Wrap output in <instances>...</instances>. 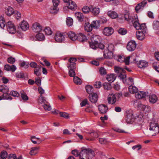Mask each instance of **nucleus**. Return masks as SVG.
Masks as SVG:
<instances>
[{"label": "nucleus", "instance_id": "f8f14e48", "mask_svg": "<svg viewBox=\"0 0 159 159\" xmlns=\"http://www.w3.org/2000/svg\"><path fill=\"white\" fill-rule=\"evenodd\" d=\"M98 99V96L96 93H93L89 95V100L92 103H96Z\"/></svg>", "mask_w": 159, "mask_h": 159}, {"label": "nucleus", "instance_id": "4c0bfd02", "mask_svg": "<svg viewBox=\"0 0 159 159\" xmlns=\"http://www.w3.org/2000/svg\"><path fill=\"white\" fill-rule=\"evenodd\" d=\"M153 29L156 30H159V21L157 20L154 21L152 25Z\"/></svg>", "mask_w": 159, "mask_h": 159}, {"label": "nucleus", "instance_id": "7c9ffc66", "mask_svg": "<svg viewBox=\"0 0 159 159\" xmlns=\"http://www.w3.org/2000/svg\"><path fill=\"white\" fill-rule=\"evenodd\" d=\"M107 14L112 19L116 18L118 16L117 14L114 11H108Z\"/></svg>", "mask_w": 159, "mask_h": 159}, {"label": "nucleus", "instance_id": "a211bd4d", "mask_svg": "<svg viewBox=\"0 0 159 159\" xmlns=\"http://www.w3.org/2000/svg\"><path fill=\"white\" fill-rule=\"evenodd\" d=\"M4 69L7 71H11L12 72H14L16 70V68L14 65L10 66L8 64H7L5 65Z\"/></svg>", "mask_w": 159, "mask_h": 159}, {"label": "nucleus", "instance_id": "c9c22d12", "mask_svg": "<svg viewBox=\"0 0 159 159\" xmlns=\"http://www.w3.org/2000/svg\"><path fill=\"white\" fill-rule=\"evenodd\" d=\"M69 69V74L70 77H74L75 75V70L76 68V67L72 68V67H70L69 68H68Z\"/></svg>", "mask_w": 159, "mask_h": 159}, {"label": "nucleus", "instance_id": "ea45409f", "mask_svg": "<svg viewBox=\"0 0 159 159\" xmlns=\"http://www.w3.org/2000/svg\"><path fill=\"white\" fill-rule=\"evenodd\" d=\"M129 90L130 93L133 94H135L138 91V89L136 87L132 85H131L129 87Z\"/></svg>", "mask_w": 159, "mask_h": 159}, {"label": "nucleus", "instance_id": "de8ad7c7", "mask_svg": "<svg viewBox=\"0 0 159 159\" xmlns=\"http://www.w3.org/2000/svg\"><path fill=\"white\" fill-rule=\"evenodd\" d=\"M91 10V7H89L87 6H84L83 7L82 9L83 12L86 14L88 13L89 11H90Z\"/></svg>", "mask_w": 159, "mask_h": 159}, {"label": "nucleus", "instance_id": "b1692460", "mask_svg": "<svg viewBox=\"0 0 159 159\" xmlns=\"http://www.w3.org/2000/svg\"><path fill=\"white\" fill-rule=\"evenodd\" d=\"M116 76L114 74L107 75L106 76V79L108 81L110 82H113L116 79Z\"/></svg>", "mask_w": 159, "mask_h": 159}, {"label": "nucleus", "instance_id": "e433bc0d", "mask_svg": "<svg viewBox=\"0 0 159 159\" xmlns=\"http://www.w3.org/2000/svg\"><path fill=\"white\" fill-rule=\"evenodd\" d=\"M91 24L93 28L95 29L98 28L100 25V22L98 20L93 21L92 22Z\"/></svg>", "mask_w": 159, "mask_h": 159}, {"label": "nucleus", "instance_id": "cd10ccee", "mask_svg": "<svg viewBox=\"0 0 159 159\" xmlns=\"http://www.w3.org/2000/svg\"><path fill=\"white\" fill-rule=\"evenodd\" d=\"M68 35L70 39L72 41H75L77 39V36L73 32H69L68 34Z\"/></svg>", "mask_w": 159, "mask_h": 159}, {"label": "nucleus", "instance_id": "09e8293b", "mask_svg": "<svg viewBox=\"0 0 159 159\" xmlns=\"http://www.w3.org/2000/svg\"><path fill=\"white\" fill-rule=\"evenodd\" d=\"M5 26V22L4 18L0 17V26L1 28L3 29Z\"/></svg>", "mask_w": 159, "mask_h": 159}, {"label": "nucleus", "instance_id": "6e6d98bb", "mask_svg": "<svg viewBox=\"0 0 159 159\" xmlns=\"http://www.w3.org/2000/svg\"><path fill=\"white\" fill-rule=\"evenodd\" d=\"M126 76L125 74V73H121L120 74H119V75L118 76V77L119 78V79L122 80L123 82V83H124V81H125L126 80Z\"/></svg>", "mask_w": 159, "mask_h": 159}, {"label": "nucleus", "instance_id": "c756f323", "mask_svg": "<svg viewBox=\"0 0 159 159\" xmlns=\"http://www.w3.org/2000/svg\"><path fill=\"white\" fill-rule=\"evenodd\" d=\"M67 7L72 10H75L76 9L77 6L74 2L72 1H70L69 2L68 6Z\"/></svg>", "mask_w": 159, "mask_h": 159}, {"label": "nucleus", "instance_id": "c85d7f7f", "mask_svg": "<svg viewBox=\"0 0 159 159\" xmlns=\"http://www.w3.org/2000/svg\"><path fill=\"white\" fill-rule=\"evenodd\" d=\"M91 10L90 11L94 16H96L98 15L100 13V10L99 8L91 7Z\"/></svg>", "mask_w": 159, "mask_h": 159}, {"label": "nucleus", "instance_id": "864d4df0", "mask_svg": "<svg viewBox=\"0 0 159 159\" xmlns=\"http://www.w3.org/2000/svg\"><path fill=\"white\" fill-rule=\"evenodd\" d=\"M89 45L90 48L93 49H95L97 48V46L98 45V43L94 42L93 41H91L89 42Z\"/></svg>", "mask_w": 159, "mask_h": 159}, {"label": "nucleus", "instance_id": "2eb2a0df", "mask_svg": "<svg viewBox=\"0 0 159 159\" xmlns=\"http://www.w3.org/2000/svg\"><path fill=\"white\" fill-rule=\"evenodd\" d=\"M146 93L143 91H137L135 94V98L138 99L144 98L146 96Z\"/></svg>", "mask_w": 159, "mask_h": 159}, {"label": "nucleus", "instance_id": "a18cd8bd", "mask_svg": "<svg viewBox=\"0 0 159 159\" xmlns=\"http://www.w3.org/2000/svg\"><path fill=\"white\" fill-rule=\"evenodd\" d=\"M103 86L104 89L107 90H110L111 89V85L109 83H105L103 84Z\"/></svg>", "mask_w": 159, "mask_h": 159}, {"label": "nucleus", "instance_id": "4468645a", "mask_svg": "<svg viewBox=\"0 0 159 159\" xmlns=\"http://www.w3.org/2000/svg\"><path fill=\"white\" fill-rule=\"evenodd\" d=\"M77 61L76 58L74 57H71L69 59V61L70 63L68 64L67 67L69 68L70 67H72V68L76 67L75 62Z\"/></svg>", "mask_w": 159, "mask_h": 159}, {"label": "nucleus", "instance_id": "3c124183", "mask_svg": "<svg viewBox=\"0 0 159 159\" xmlns=\"http://www.w3.org/2000/svg\"><path fill=\"white\" fill-rule=\"evenodd\" d=\"M150 107L148 105H143L142 107V109L143 111L147 112H149L150 111Z\"/></svg>", "mask_w": 159, "mask_h": 159}, {"label": "nucleus", "instance_id": "4be33fe9", "mask_svg": "<svg viewBox=\"0 0 159 159\" xmlns=\"http://www.w3.org/2000/svg\"><path fill=\"white\" fill-rule=\"evenodd\" d=\"M158 99L157 96L155 94L150 95L149 97V102L152 104L156 103Z\"/></svg>", "mask_w": 159, "mask_h": 159}, {"label": "nucleus", "instance_id": "20e7f679", "mask_svg": "<svg viewBox=\"0 0 159 159\" xmlns=\"http://www.w3.org/2000/svg\"><path fill=\"white\" fill-rule=\"evenodd\" d=\"M6 27L7 31L10 33L14 34L16 32V28L11 21H9L7 23Z\"/></svg>", "mask_w": 159, "mask_h": 159}, {"label": "nucleus", "instance_id": "39448f33", "mask_svg": "<svg viewBox=\"0 0 159 159\" xmlns=\"http://www.w3.org/2000/svg\"><path fill=\"white\" fill-rule=\"evenodd\" d=\"M54 39L57 42L62 43L64 41L65 38L62 33L57 32L54 36Z\"/></svg>", "mask_w": 159, "mask_h": 159}, {"label": "nucleus", "instance_id": "8fccbe9b", "mask_svg": "<svg viewBox=\"0 0 159 159\" xmlns=\"http://www.w3.org/2000/svg\"><path fill=\"white\" fill-rule=\"evenodd\" d=\"M118 33L122 35H124L127 33V30L124 28H120L118 30Z\"/></svg>", "mask_w": 159, "mask_h": 159}, {"label": "nucleus", "instance_id": "13d9d810", "mask_svg": "<svg viewBox=\"0 0 159 159\" xmlns=\"http://www.w3.org/2000/svg\"><path fill=\"white\" fill-rule=\"evenodd\" d=\"M140 27H139V30L141 31L144 32H145L146 30V27L145 24H140Z\"/></svg>", "mask_w": 159, "mask_h": 159}, {"label": "nucleus", "instance_id": "5fc2aeb1", "mask_svg": "<svg viewBox=\"0 0 159 159\" xmlns=\"http://www.w3.org/2000/svg\"><path fill=\"white\" fill-rule=\"evenodd\" d=\"M7 156V153L6 151L2 152L0 153V156L2 159H6Z\"/></svg>", "mask_w": 159, "mask_h": 159}, {"label": "nucleus", "instance_id": "7ed1b4c3", "mask_svg": "<svg viewBox=\"0 0 159 159\" xmlns=\"http://www.w3.org/2000/svg\"><path fill=\"white\" fill-rule=\"evenodd\" d=\"M143 124L144 119L143 114H139L135 120V127L137 129L140 130Z\"/></svg>", "mask_w": 159, "mask_h": 159}, {"label": "nucleus", "instance_id": "f704fd0d", "mask_svg": "<svg viewBox=\"0 0 159 159\" xmlns=\"http://www.w3.org/2000/svg\"><path fill=\"white\" fill-rule=\"evenodd\" d=\"M35 38L37 40L43 41L44 39L45 36L43 34L39 33L36 35Z\"/></svg>", "mask_w": 159, "mask_h": 159}, {"label": "nucleus", "instance_id": "aec40b11", "mask_svg": "<svg viewBox=\"0 0 159 159\" xmlns=\"http://www.w3.org/2000/svg\"><path fill=\"white\" fill-rule=\"evenodd\" d=\"M127 114V115L126 116V120L128 123H129L133 120L134 116L132 112H128Z\"/></svg>", "mask_w": 159, "mask_h": 159}, {"label": "nucleus", "instance_id": "4d7b16f0", "mask_svg": "<svg viewBox=\"0 0 159 159\" xmlns=\"http://www.w3.org/2000/svg\"><path fill=\"white\" fill-rule=\"evenodd\" d=\"M43 107L45 110L49 111L51 110V107L47 102V103H44V104L43 105Z\"/></svg>", "mask_w": 159, "mask_h": 159}, {"label": "nucleus", "instance_id": "a878e982", "mask_svg": "<svg viewBox=\"0 0 159 159\" xmlns=\"http://www.w3.org/2000/svg\"><path fill=\"white\" fill-rule=\"evenodd\" d=\"M114 70L116 73L119 74L122 73L124 74L126 72L125 70L122 68L117 66L114 67Z\"/></svg>", "mask_w": 159, "mask_h": 159}, {"label": "nucleus", "instance_id": "473e14b6", "mask_svg": "<svg viewBox=\"0 0 159 159\" xmlns=\"http://www.w3.org/2000/svg\"><path fill=\"white\" fill-rule=\"evenodd\" d=\"M39 148H40L39 147L32 148L30 152V154L32 156L35 155L38 153V150L39 149Z\"/></svg>", "mask_w": 159, "mask_h": 159}, {"label": "nucleus", "instance_id": "052dcab7", "mask_svg": "<svg viewBox=\"0 0 159 159\" xmlns=\"http://www.w3.org/2000/svg\"><path fill=\"white\" fill-rule=\"evenodd\" d=\"M98 140L100 143L101 144H106L108 143L107 140L105 138H99Z\"/></svg>", "mask_w": 159, "mask_h": 159}, {"label": "nucleus", "instance_id": "f03ea898", "mask_svg": "<svg viewBox=\"0 0 159 159\" xmlns=\"http://www.w3.org/2000/svg\"><path fill=\"white\" fill-rule=\"evenodd\" d=\"M149 130L156 135L159 133V125L157 121L152 120L149 123Z\"/></svg>", "mask_w": 159, "mask_h": 159}, {"label": "nucleus", "instance_id": "9d476101", "mask_svg": "<svg viewBox=\"0 0 159 159\" xmlns=\"http://www.w3.org/2000/svg\"><path fill=\"white\" fill-rule=\"evenodd\" d=\"M113 29L111 27H107L104 28L103 33L106 36H110L114 32Z\"/></svg>", "mask_w": 159, "mask_h": 159}, {"label": "nucleus", "instance_id": "bf43d9fd", "mask_svg": "<svg viewBox=\"0 0 159 159\" xmlns=\"http://www.w3.org/2000/svg\"><path fill=\"white\" fill-rule=\"evenodd\" d=\"M44 31L47 35H51L52 33V31L49 27H46L44 29Z\"/></svg>", "mask_w": 159, "mask_h": 159}, {"label": "nucleus", "instance_id": "e2e57ef3", "mask_svg": "<svg viewBox=\"0 0 159 159\" xmlns=\"http://www.w3.org/2000/svg\"><path fill=\"white\" fill-rule=\"evenodd\" d=\"M107 49L108 51L113 52L114 49V45L112 44H109Z\"/></svg>", "mask_w": 159, "mask_h": 159}, {"label": "nucleus", "instance_id": "f257e3e1", "mask_svg": "<svg viewBox=\"0 0 159 159\" xmlns=\"http://www.w3.org/2000/svg\"><path fill=\"white\" fill-rule=\"evenodd\" d=\"M94 156V151L89 148L82 149L80 152V159H91Z\"/></svg>", "mask_w": 159, "mask_h": 159}, {"label": "nucleus", "instance_id": "6e6552de", "mask_svg": "<svg viewBox=\"0 0 159 159\" xmlns=\"http://www.w3.org/2000/svg\"><path fill=\"white\" fill-rule=\"evenodd\" d=\"M32 28L33 31L38 32L42 30V27L39 23L36 22L33 24Z\"/></svg>", "mask_w": 159, "mask_h": 159}, {"label": "nucleus", "instance_id": "2f4dec72", "mask_svg": "<svg viewBox=\"0 0 159 159\" xmlns=\"http://www.w3.org/2000/svg\"><path fill=\"white\" fill-rule=\"evenodd\" d=\"M84 29L87 32H91L93 30V27L91 24L89 22H86L85 23L84 26Z\"/></svg>", "mask_w": 159, "mask_h": 159}, {"label": "nucleus", "instance_id": "5701e85b", "mask_svg": "<svg viewBox=\"0 0 159 159\" xmlns=\"http://www.w3.org/2000/svg\"><path fill=\"white\" fill-rule=\"evenodd\" d=\"M76 39L82 42L86 41L87 40L86 36L82 33H80L79 34L78 36H77Z\"/></svg>", "mask_w": 159, "mask_h": 159}, {"label": "nucleus", "instance_id": "0eeeda50", "mask_svg": "<svg viewBox=\"0 0 159 159\" xmlns=\"http://www.w3.org/2000/svg\"><path fill=\"white\" fill-rule=\"evenodd\" d=\"M130 57V56L125 58L124 56H119L117 61L120 62H124L125 65H128L129 64Z\"/></svg>", "mask_w": 159, "mask_h": 159}, {"label": "nucleus", "instance_id": "680f3d73", "mask_svg": "<svg viewBox=\"0 0 159 159\" xmlns=\"http://www.w3.org/2000/svg\"><path fill=\"white\" fill-rule=\"evenodd\" d=\"M20 67H23L25 69H27L29 67V64L23 61L20 64Z\"/></svg>", "mask_w": 159, "mask_h": 159}, {"label": "nucleus", "instance_id": "49530a36", "mask_svg": "<svg viewBox=\"0 0 159 159\" xmlns=\"http://www.w3.org/2000/svg\"><path fill=\"white\" fill-rule=\"evenodd\" d=\"M73 81L74 83L78 85L80 84L81 81L80 79L78 77H74Z\"/></svg>", "mask_w": 159, "mask_h": 159}, {"label": "nucleus", "instance_id": "9b49d317", "mask_svg": "<svg viewBox=\"0 0 159 159\" xmlns=\"http://www.w3.org/2000/svg\"><path fill=\"white\" fill-rule=\"evenodd\" d=\"M136 63L139 67L141 68H144L148 66V63L144 60H141L136 62Z\"/></svg>", "mask_w": 159, "mask_h": 159}, {"label": "nucleus", "instance_id": "72a5a7b5", "mask_svg": "<svg viewBox=\"0 0 159 159\" xmlns=\"http://www.w3.org/2000/svg\"><path fill=\"white\" fill-rule=\"evenodd\" d=\"M0 91L3 93H8L9 89L6 85L3 84L0 86Z\"/></svg>", "mask_w": 159, "mask_h": 159}, {"label": "nucleus", "instance_id": "0e129e2a", "mask_svg": "<svg viewBox=\"0 0 159 159\" xmlns=\"http://www.w3.org/2000/svg\"><path fill=\"white\" fill-rule=\"evenodd\" d=\"M133 26L136 30H139V27H140V24L137 21H135L133 24Z\"/></svg>", "mask_w": 159, "mask_h": 159}, {"label": "nucleus", "instance_id": "603ef678", "mask_svg": "<svg viewBox=\"0 0 159 159\" xmlns=\"http://www.w3.org/2000/svg\"><path fill=\"white\" fill-rule=\"evenodd\" d=\"M38 102L41 103L43 102L44 103H47L46 101L45 98L43 97L42 95H40L38 99Z\"/></svg>", "mask_w": 159, "mask_h": 159}, {"label": "nucleus", "instance_id": "f3484780", "mask_svg": "<svg viewBox=\"0 0 159 159\" xmlns=\"http://www.w3.org/2000/svg\"><path fill=\"white\" fill-rule=\"evenodd\" d=\"M98 108L100 113L102 114L106 113L108 109V108L107 106L104 104H102L99 105L98 106Z\"/></svg>", "mask_w": 159, "mask_h": 159}, {"label": "nucleus", "instance_id": "412c9836", "mask_svg": "<svg viewBox=\"0 0 159 159\" xmlns=\"http://www.w3.org/2000/svg\"><path fill=\"white\" fill-rule=\"evenodd\" d=\"M136 36L137 39L140 40H143L145 37L144 32L140 31L139 30L137 31L136 32Z\"/></svg>", "mask_w": 159, "mask_h": 159}, {"label": "nucleus", "instance_id": "393cba45", "mask_svg": "<svg viewBox=\"0 0 159 159\" xmlns=\"http://www.w3.org/2000/svg\"><path fill=\"white\" fill-rule=\"evenodd\" d=\"M75 16L80 21L82 22L83 21L84 16L82 13L77 12L75 13Z\"/></svg>", "mask_w": 159, "mask_h": 159}, {"label": "nucleus", "instance_id": "bb28decb", "mask_svg": "<svg viewBox=\"0 0 159 159\" xmlns=\"http://www.w3.org/2000/svg\"><path fill=\"white\" fill-rule=\"evenodd\" d=\"M5 13L8 16H10L14 12L13 9L11 7H8L5 10Z\"/></svg>", "mask_w": 159, "mask_h": 159}, {"label": "nucleus", "instance_id": "69168bd1", "mask_svg": "<svg viewBox=\"0 0 159 159\" xmlns=\"http://www.w3.org/2000/svg\"><path fill=\"white\" fill-rule=\"evenodd\" d=\"M16 75L17 78H23L25 77L24 74L22 72H17Z\"/></svg>", "mask_w": 159, "mask_h": 159}, {"label": "nucleus", "instance_id": "c03bdc74", "mask_svg": "<svg viewBox=\"0 0 159 159\" xmlns=\"http://www.w3.org/2000/svg\"><path fill=\"white\" fill-rule=\"evenodd\" d=\"M58 9L57 7L54 6L51 7L50 9L51 13L56 14L58 11Z\"/></svg>", "mask_w": 159, "mask_h": 159}, {"label": "nucleus", "instance_id": "6ab92c4d", "mask_svg": "<svg viewBox=\"0 0 159 159\" xmlns=\"http://www.w3.org/2000/svg\"><path fill=\"white\" fill-rule=\"evenodd\" d=\"M20 27L23 31H26L29 29V25L26 21L23 20L20 25Z\"/></svg>", "mask_w": 159, "mask_h": 159}, {"label": "nucleus", "instance_id": "dca6fc26", "mask_svg": "<svg viewBox=\"0 0 159 159\" xmlns=\"http://www.w3.org/2000/svg\"><path fill=\"white\" fill-rule=\"evenodd\" d=\"M91 40L94 42L98 43L102 40L101 37L98 35H93V36L90 38Z\"/></svg>", "mask_w": 159, "mask_h": 159}, {"label": "nucleus", "instance_id": "ddd939ff", "mask_svg": "<svg viewBox=\"0 0 159 159\" xmlns=\"http://www.w3.org/2000/svg\"><path fill=\"white\" fill-rule=\"evenodd\" d=\"M147 4V2L146 1H143L139 3L135 7V10L137 13H138L139 11L142 10Z\"/></svg>", "mask_w": 159, "mask_h": 159}, {"label": "nucleus", "instance_id": "1a4fd4ad", "mask_svg": "<svg viewBox=\"0 0 159 159\" xmlns=\"http://www.w3.org/2000/svg\"><path fill=\"white\" fill-rule=\"evenodd\" d=\"M107 100L109 104H115L116 102L115 95L113 93L109 94L107 97Z\"/></svg>", "mask_w": 159, "mask_h": 159}, {"label": "nucleus", "instance_id": "37998d69", "mask_svg": "<svg viewBox=\"0 0 159 159\" xmlns=\"http://www.w3.org/2000/svg\"><path fill=\"white\" fill-rule=\"evenodd\" d=\"M73 20L72 18L68 17L66 18V23L68 26H70L72 25L73 24Z\"/></svg>", "mask_w": 159, "mask_h": 159}, {"label": "nucleus", "instance_id": "338daca9", "mask_svg": "<svg viewBox=\"0 0 159 159\" xmlns=\"http://www.w3.org/2000/svg\"><path fill=\"white\" fill-rule=\"evenodd\" d=\"M93 85L96 88H100L102 86L101 83L100 81L96 82H95Z\"/></svg>", "mask_w": 159, "mask_h": 159}, {"label": "nucleus", "instance_id": "774afa93", "mask_svg": "<svg viewBox=\"0 0 159 159\" xmlns=\"http://www.w3.org/2000/svg\"><path fill=\"white\" fill-rule=\"evenodd\" d=\"M15 59L14 58L11 57H9L7 59L8 62L11 64H13L15 62Z\"/></svg>", "mask_w": 159, "mask_h": 159}, {"label": "nucleus", "instance_id": "423d86ee", "mask_svg": "<svg viewBox=\"0 0 159 159\" xmlns=\"http://www.w3.org/2000/svg\"><path fill=\"white\" fill-rule=\"evenodd\" d=\"M136 47V44L135 41L131 40L129 42L127 46V49L129 51H134Z\"/></svg>", "mask_w": 159, "mask_h": 159}, {"label": "nucleus", "instance_id": "79ce46f5", "mask_svg": "<svg viewBox=\"0 0 159 159\" xmlns=\"http://www.w3.org/2000/svg\"><path fill=\"white\" fill-rule=\"evenodd\" d=\"M2 97V99H9L11 100L12 99V98L10 95V94L8 93H3Z\"/></svg>", "mask_w": 159, "mask_h": 159}, {"label": "nucleus", "instance_id": "a19ab883", "mask_svg": "<svg viewBox=\"0 0 159 159\" xmlns=\"http://www.w3.org/2000/svg\"><path fill=\"white\" fill-rule=\"evenodd\" d=\"M41 66H38L34 70V74L38 76H39L41 75Z\"/></svg>", "mask_w": 159, "mask_h": 159}, {"label": "nucleus", "instance_id": "58836bf2", "mask_svg": "<svg viewBox=\"0 0 159 159\" xmlns=\"http://www.w3.org/2000/svg\"><path fill=\"white\" fill-rule=\"evenodd\" d=\"M85 89L89 95L91 94L93 92V89L92 86L90 85H86Z\"/></svg>", "mask_w": 159, "mask_h": 159}]
</instances>
